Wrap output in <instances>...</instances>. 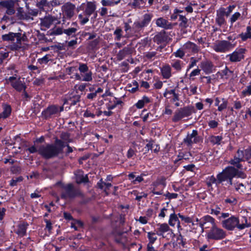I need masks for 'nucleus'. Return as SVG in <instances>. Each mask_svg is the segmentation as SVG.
<instances>
[{"label":"nucleus","mask_w":251,"mask_h":251,"mask_svg":"<svg viewBox=\"0 0 251 251\" xmlns=\"http://www.w3.org/2000/svg\"><path fill=\"white\" fill-rule=\"evenodd\" d=\"M223 137L221 136H211L210 137V142L213 144L220 145Z\"/></svg>","instance_id":"43"},{"label":"nucleus","mask_w":251,"mask_h":251,"mask_svg":"<svg viewBox=\"0 0 251 251\" xmlns=\"http://www.w3.org/2000/svg\"><path fill=\"white\" fill-rule=\"evenodd\" d=\"M178 216L181 219V220L184 221L185 223H192V225H194V224L193 223V221L191 218L188 216H184L181 215L180 213H178Z\"/></svg>","instance_id":"52"},{"label":"nucleus","mask_w":251,"mask_h":251,"mask_svg":"<svg viewBox=\"0 0 251 251\" xmlns=\"http://www.w3.org/2000/svg\"><path fill=\"white\" fill-rule=\"evenodd\" d=\"M243 156L242 152L240 151V149L238 150L236 154L234 156L233 158L231 159L228 161V163L231 166H228V167H234L237 170L242 171L243 166L241 162L244 161L243 159Z\"/></svg>","instance_id":"10"},{"label":"nucleus","mask_w":251,"mask_h":251,"mask_svg":"<svg viewBox=\"0 0 251 251\" xmlns=\"http://www.w3.org/2000/svg\"><path fill=\"white\" fill-rule=\"evenodd\" d=\"M80 8L83 10V14H80L78 16L80 24L84 25L89 21V17L94 13L96 10V2L87 1L86 3H82Z\"/></svg>","instance_id":"4"},{"label":"nucleus","mask_w":251,"mask_h":251,"mask_svg":"<svg viewBox=\"0 0 251 251\" xmlns=\"http://www.w3.org/2000/svg\"><path fill=\"white\" fill-rule=\"evenodd\" d=\"M99 37L95 39L94 40L91 41L89 43V46L92 49H95L97 46L99 45L100 40Z\"/></svg>","instance_id":"53"},{"label":"nucleus","mask_w":251,"mask_h":251,"mask_svg":"<svg viewBox=\"0 0 251 251\" xmlns=\"http://www.w3.org/2000/svg\"><path fill=\"white\" fill-rule=\"evenodd\" d=\"M12 86L16 89L17 91L21 92L24 89H25L26 86L22 82L18 80L16 81L15 82H12Z\"/></svg>","instance_id":"33"},{"label":"nucleus","mask_w":251,"mask_h":251,"mask_svg":"<svg viewBox=\"0 0 251 251\" xmlns=\"http://www.w3.org/2000/svg\"><path fill=\"white\" fill-rule=\"evenodd\" d=\"M119 1H113L112 0H101V3L103 6H114L118 4Z\"/></svg>","instance_id":"41"},{"label":"nucleus","mask_w":251,"mask_h":251,"mask_svg":"<svg viewBox=\"0 0 251 251\" xmlns=\"http://www.w3.org/2000/svg\"><path fill=\"white\" fill-rule=\"evenodd\" d=\"M10 171L13 174H16L20 173L21 171V169L20 167L18 166H13L10 168Z\"/></svg>","instance_id":"63"},{"label":"nucleus","mask_w":251,"mask_h":251,"mask_svg":"<svg viewBox=\"0 0 251 251\" xmlns=\"http://www.w3.org/2000/svg\"><path fill=\"white\" fill-rule=\"evenodd\" d=\"M123 31L120 27H117L114 32V35H115V40L120 41L123 37L122 35Z\"/></svg>","instance_id":"47"},{"label":"nucleus","mask_w":251,"mask_h":251,"mask_svg":"<svg viewBox=\"0 0 251 251\" xmlns=\"http://www.w3.org/2000/svg\"><path fill=\"white\" fill-rule=\"evenodd\" d=\"M182 63L181 61L177 60L172 64V66L174 69H175L177 71H180L182 69Z\"/></svg>","instance_id":"49"},{"label":"nucleus","mask_w":251,"mask_h":251,"mask_svg":"<svg viewBox=\"0 0 251 251\" xmlns=\"http://www.w3.org/2000/svg\"><path fill=\"white\" fill-rule=\"evenodd\" d=\"M182 49H179L176 52L173 53V55H174L176 57H179L180 58H183V57L185 55V52Z\"/></svg>","instance_id":"51"},{"label":"nucleus","mask_w":251,"mask_h":251,"mask_svg":"<svg viewBox=\"0 0 251 251\" xmlns=\"http://www.w3.org/2000/svg\"><path fill=\"white\" fill-rule=\"evenodd\" d=\"M15 4L14 0H1L0 2V6L6 9L5 14L8 15H12L15 13Z\"/></svg>","instance_id":"14"},{"label":"nucleus","mask_w":251,"mask_h":251,"mask_svg":"<svg viewBox=\"0 0 251 251\" xmlns=\"http://www.w3.org/2000/svg\"><path fill=\"white\" fill-rule=\"evenodd\" d=\"M60 197L66 200H73L76 197L84 199L85 195L79 188L76 187L73 183H70L62 185Z\"/></svg>","instance_id":"3"},{"label":"nucleus","mask_w":251,"mask_h":251,"mask_svg":"<svg viewBox=\"0 0 251 251\" xmlns=\"http://www.w3.org/2000/svg\"><path fill=\"white\" fill-rule=\"evenodd\" d=\"M179 21L180 22L179 26L181 28H186L188 27V20L185 17L181 15H179Z\"/></svg>","instance_id":"38"},{"label":"nucleus","mask_w":251,"mask_h":251,"mask_svg":"<svg viewBox=\"0 0 251 251\" xmlns=\"http://www.w3.org/2000/svg\"><path fill=\"white\" fill-rule=\"evenodd\" d=\"M78 70L82 73H86L89 71V69L87 65L83 63L79 64Z\"/></svg>","instance_id":"56"},{"label":"nucleus","mask_w":251,"mask_h":251,"mask_svg":"<svg viewBox=\"0 0 251 251\" xmlns=\"http://www.w3.org/2000/svg\"><path fill=\"white\" fill-rule=\"evenodd\" d=\"M80 95H75L69 98L70 106H74L80 100Z\"/></svg>","instance_id":"39"},{"label":"nucleus","mask_w":251,"mask_h":251,"mask_svg":"<svg viewBox=\"0 0 251 251\" xmlns=\"http://www.w3.org/2000/svg\"><path fill=\"white\" fill-rule=\"evenodd\" d=\"M206 183L208 187H211L212 184H215L217 186L220 184L217 177L214 176H209L206 179Z\"/></svg>","instance_id":"34"},{"label":"nucleus","mask_w":251,"mask_h":251,"mask_svg":"<svg viewBox=\"0 0 251 251\" xmlns=\"http://www.w3.org/2000/svg\"><path fill=\"white\" fill-rule=\"evenodd\" d=\"M241 14L239 12H236L233 15H232L230 19V21L231 23L232 24L235 21H236L240 17Z\"/></svg>","instance_id":"60"},{"label":"nucleus","mask_w":251,"mask_h":251,"mask_svg":"<svg viewBox=\"0 0 251 251\" xmlns=\"http://www.w3.org/2000/svg\"><path fill=\"white\" fill-rule=\"evenodd\" d=\"M37 5L39 8H43L45 6L48 5L49 3V0H38Z\"/></svg>","instance_id":"59"},{"label":"nucleus","mask_w":251,"mask_h":251,"mask_svg":"<svg viewBox=\"0 0 251 251\" xmlns=\"http://www.w3.org/2000/svg\"><path fill=\"white\" fill-rule=\"evenodd\" d=\"M9 56V52L4 49H0V64H2L3 61Z\"/></svg>","instance_id":"42"},{"label":"nucleus","mask_w":251,"mask_h":251,"mask_svg":"<svg viewBox=\"0 0 251 251\" xmlns=\"http://www.w3.org/2000/svg\"><path fill=\"white\" fill-rule=\"evenodd\" d=\"M242 41H246L248 39H251V26H248L245 32H242L238 35Z\"/></svg>","instance_id":"26"},{"label":"nucleus","mask_w":251,"mask_h":251,"mask_svg":"<svg viewBox=\"0 0 251 251\" xmlns=\"http://www.w3.org/2000/svg\"><path fill=\"white\" fill-rule=\"evenodd\" d=\"M194 107L192 106H187L178 109L176 111L172 118L174 122H177L182 118L190 116L194 112Z\"/></svg>","instance_id":"7"},{"label":"nucleus","mask_w":251,"mask_h":251,"mask_svg":"<svg viewBox=\"0 0 251 251\" xmlns=\"http://www.w3.org/2000/svg\"><path fill=\"white\" fill-rule=\"evenodd\" d=\"M226 234L223 229L218 228L216 225L213 226L208 232L207 237L209 239L222 240L226 237Z\"/></svg>","instance_id":"8"},{"label":"nucleus","mask_w":251,"mask_h":251,"mask_svg":"<svg viewBox=\"0 0 251 251\" xmlns=\"http://www.w3.org/2000/svg\"><path fill=\"white\" fill-rule=\"evenodd\" d=\"M75 6L70 2L65 3L62 7L63 16L62 24H65V19H71L75 15Z\"/></svg>","instance_id":"9"},{"label":"nucleus","mask_w":251,"mask_h":251,"mask_svg":"<svg viewBox=\"0 0 251 251\" xmlns=\"http://www.w3.org/2000/svg\"><path fill=\"white\" fill-rule=\"evenodd\" d=\"M223 103L219 105L218 107V110L219 111H222L224 109H225L227 106V101L224 98L222 99Z\"/></svg>","instance_id":"55"},{"label":"nucleus","mask_w":251,"mask_h":251,"mask_svg":"<svg viewBox=\"0 0 251 251\" xmlns=\"http://www.w3.org/2000/svg\"><path fill=\"white\" fill-rule=\"evenodd\" d=\"M246 50L244 48L237 49L232 53L227 55L226 57H228L231 62H240L244 59Z\"/></svg>","instance_id":"13"},{"label":"nucleus","mask_w":251,"mask_h":251,"mask_svg":"<svg viewBox=\"0 0 251 251\" xmlns=\"http://www.w3.org/2000/svg\"><path fill=\"white\" fill-rule=\"evenodd\" d=\"M75 181L77 184H80L81 183H87L89 181V178L87 175L83 176V175L78 174L76 175Z\"/></svg>","instance_id":"35"},{"label":"nucleus","mask_w":251,"mask_h":251,"mask_svg":"<svg viewBox=\"0 0 251 251\" xmlns=\"http://www.w3.org/2000/svg\"><path fill=\"white\" fill-rule=\"evenodd\" d=\"M142 29L143 27L139 24V21L134 22L132 26V30L135 33H139Z\"/></svg>","instance_id":"45"},{"label":"nucleus","mask_w":251,"mask_h":251,"mask_svg":"<svg viewBox=\"0 0 251 251\" xmlns=\"http://www.w3.org/2000/svg\"><path fill=\"white\" fill-rule=\"evenodd\" d=\"M225 14L224 8H221L219 11H217L215 22L220 26L226 24V20L224 17Z\"/></svg>","instance_id":"20"},{"label":"nucleus","mask_w":251,"mask_h":251,"mask_svg":"<svg viewBox=\"0 0 251 251\" xmlns=\"http://www.w3.org/2000/svg\"><path fill=\"white\" fill-rule=\"evenodd\" d=\"M159 227L157 229L156 234L159 236H163V233L168 231L170 228L167 224H158Z\"/></svg>","instance_id":"27"},{"label":"nucleus","mask_w":251,"mask_h":251,"mask_svg":"<svg viewBox=\"0 0 251 251\" xmlns=\"http://www.w3.org/2000/svg\"><path fill=\"white\" fill-rule=\"evenodd\" d=\"M168 36L166 34V32L164 30H162L158 33L153 37V41L157 44L159 45L167 42L168 39Z\"/></svg>","instance_id":"17"},{"label":"nucleus","mask_w":251,"mask_h":251,"mask_svg":"<svg viewBox=\"0 0 251 251\" xmlns=\"http://www.w3.org/2000/svg\"><path fill=\"white\" fill-rule=\"evenodd\" d=\"M200 72H201L200 69H199L198 68L195 69L190 74V75H189L190 79L192 80H194L195 79V78L194 77V76L199 75L200 74Z\"/></svg>","instance_id":"58"},{"label":"nucleus","mask_w":251,"mask_h":251,"mask_svg":"<svg viewBox=\"0 0 251 251\" xmlns=\"http://www.w3.org/2000/svg\"><path fill=\"white\" fill-rule=\"evenodd\" d=\"M63 30L64 29H63L62 28L56 27V26H55L50 30V34L51 35H61L63 33Z\"/></svg>","instance_id":"44"},{"label":"nucleus","mask_w":251,"mask_h":251,"mask_svg":"<svg viewBox=\"0 0 251 251\" xmlns=\"http://www.w3.org/2000/svg\"><path fill=\"white\" fill-rule=\"evenodd\" d=\"M244 219L245 223L240 224L238 217L232 216L228 219L223 220L222 222V225L224 228L230 231L233 230L235 227L239 230H242L246 227H250L251 225L248 223L247 218L244 217Z\"/></svg>","instance_id":"5"},{"label":"nucleus","mask_w":251,"mask_h":251,"mask_svg":"<svg viewBox=\"0 0 251 251\" xmlns=\"http://www.w3.org/2000/svg\"><path fill=\"white\" fill-rule=\"evenodd\" d=\"M202 141V138L199 136L197 130H193L190 134L188 133L187 136L183 140V142L187 146H191L193 144H197Z\"/></svg>","instance_id":"12"},{"label":"nucleus","mask_w":251,"mask_h":251,"mask_svg":"<svg viewBox=\"0 0 251 251\" xmlns=\"http://www.w3.org/2000/svg\"><path fill=\"white\" fill-rule=\"evenodd\" d=\"M191 62L188 66V68L187 69V72H188L190 69L194 67L197 62H198V60L196 59L194 57H191L190 58Z\"/></svg>","instance_id":"62"},{"label":"nucleus","mask_w":251,"mask_h":251,"mask_svg":"<svg viewBox=\"0 0 251 251\" xmlns=\"http://www.w3.org/2000/svg\"><path fill=\"white\" fill-rule=\"evenodd\" d=\"M70 137L71 134L68 132H63L60 134V140L63 142L64 145L73 142V139Z\"/></svg>","instance_id":"28"},{"label":"nucleus","mask_w":251,"mask_h":251,"mask_svg":"<svg viewBox=\"0 0 251 251\" xmlns=\"http://www.w3.org/2000/svg\"><path fill=\"white\" fill-rule=\"evenodd\" d=\"M63 110V105L60 106L58 105L52 104L42 112V117L45 120H48L60 116V112Z\"/></svg>","instance_id":"6"},{"label":"nucleus","mask_w":251,"mask_h":251,"mask_svg":"<svg viewBox=\"0 0 251 251\" xmlns=\"http://www.w3.org/2000/svg\"><path fill=\"white\" fill-rule=\"evenodd\" d=\"M157 52L156 51L148 52L145 54V57L148 59H152L153 57L155 56Z\"/></svg>","instance_id":"64"},{"label":"nucleus","mask_w":251,"mask_h":251,"mask_svg":"<svg viewBox=\"0 0 251 251\" xmlns=\"http://www.w3.org/2000/svg\"><path fill=\"white\" fill-rule=\"evenodd\" d=\"M183 50L189 52L198 53L200 48L196 44L188 41L183 46Z\"/></svg>","instance_id":"18"},{"label":"nucleus","mask_w":251,"mask_h":251,"mask_svg":"<svg viewBox=\"0 0 251 251\" xmlns=\"http://www.w3.org/2000/svg\"><path fill=\"white\" fill-rule=\"evenodd\" d=\"M235 177L245 178L247 176L243 171L237 170L234 167H226L217 175L220 184L226 181L229 185H232L233 178Z\"/></svg>","instance_id":"2"},{"label":"nucleus","mask_w":251,"mask_h":251,"mask_svg":"<svg viewBox=\"0 0 251 251\" xmlns=\"http://www.w3.org/2000/svg\"><path fill=\"white\" fill-rule=\"evenodd\" d=\"M214 65L210 61H202L201 63V67L206 74H209L213 72Z\"/></svg>","instance_id":"22"},{"label":"nucleus","mask_w":251,"mask_h":251,"mask_svg":"<svg viewBox=\"0 0 251 251\" xmlns=\"http://www.w3.org/2000/svg\"><path fill=\"white\" fill-rule=\"evenodd\" d=\"M152 16L150 14H146L143 16V19L141 21H139V24L143 28L147 26L151 21Z\"/></svg>","instance_id":"32"},{"label":"nucleus","mask_w":251,"mask_h":251,"mask_svg":"<svg viewBox=\"0 0 251 251\" xmlns=\"http://www.w3.org/2000/svg\"><path fill=\"white\" fill-rule=\"evenodd\" d=\"M171 68L168 64L163 66L161 69L162 75L165 79H169L171 76Z\"/></svg>","instance_id":"25"},{"label":"nucleus","mask_w":251,"mask_h":251,"mask_svg":"<svg viewBox=\"0 0 251 251\" xmlns=\"http://www.w3.org/2000/svg\"><path fill=\"white\" fill-rule=\"evenodd\" d=\"M176 224H177V226L179 227L180 226L179 221L178 217H177V215L175 213H173L170 216L169 224L171 226H174Z\"/></svg>","instance_id":"30"},{"label":"nucleus","mask_w":251,"mask_h":251,"mask_svg":"<svg viewBox=\"0 0 251 251\" xmlns=\"http://www.w3.org/2000/svg\"><path fill=\"white\" fill-rule=\"evenodd\" d=\"M2 108L3 112L1 114L2 115V118L5 119L10 115L11 113V107L9 104L3 103Z\"/></svg>","instance_id":"29"},{"label":"nucleus","mask_w":251,"mask_h":251,"mask_svg":"<svg viewBox=\"0 0 251 251\" xmlns=\"http://www.w3.org/2000/svg\"><path fill=\"white\" fill-rule=\"evenodd\" d=\"M234 47V45L230 42L226 40L218 41L215 43L213 49L216 52H225L229 50Z\"/></svg>","instance_id":"11"},{"label":"nucleus","mask_w":251,"mask_h":251,"mask_svg":"<svg viewBox=\"0 0 251 251\" xmlns=\"http://www.w3.org/2000/svg\"><path fill=\"white\" fill-rule=\"evenodd\" d=\"M21 35H22L21 33H16V36H15V39H16V44L13 45V48L16 50H18L21 48L22 40L21 39Z\"/></svg>","instance_id":"40"},{"label":"nucleus","mask_w":251,"mask_h":251,"mask_svg":"<svg viewBox=\"0 0 251 251\" xmlns=\"http://www.w3.org/2000/svg\"><path fill=\"white\" fill-rule=\"evenodd\" d=\"M40 20L41 27H44L47 28H49L51 25L54 23L56 25L60 24V21H58L56 17L50 15L46 16L43 18H41Z\"/></svg>","instance_id":"15"},{"label":"nucleus","mask_w":251,"mask_h":251,"mask_svg":"<svg viewBox=\"0 0 251 251\" xmlns=\"http://www.w3.org/2000/svg\"><path fill=\"white\" fill-rule=\"evenodd\" d=\"M28 224L25 222L20 224L17 227V229L15 231L19 236L23 237L26 233V229Z\"/></svg>","instance_id":"24"},{"label":"nucleus","mask_w":251,"mask_h":251,"mask_svg":"<svg viewBox=\"0 0 251 251\" xmlns=\"http://www.w3.org/2000/svg\"><path fill=\"white\" fill-rule=\"evenodd\" d=\"M152 16L150 14H146L143 16V19L141 21H139V24L143 28L147 26L151 21Z\"/></svg>","instance_id":"31"},{"label":"nucleus","mask_w":251,"mask_h":251,"mask_svg":"<svg viewBox=\"0 0 251 251\" xmlns=\"http://www.w3.org/2000/svg\"><path fill=\"white\" fill-rule=\"evenodd\" d=\"M133 50L130 47H126L123 50L119 51L117 54V58L119 60H123L126 56L131 54L132 53Z\"/></svg>","instance_id":"21"},{"label":"nucleus","mask_w":251,"mask_h":251,"mask_svg":"<svg viewBox=\"0 0 251 251\" xmlns=\"http://www.w3.org/2000/svg\"><path fill=\"white\" fill-rule=\"evenodd\" d=\"M207 223H210L212 225V226L215 225V220L213 218L209 215H206L200 219V222L199 224L202 230L204 229V226Z\"/></svg>","instance_id":"23"},{"label":"nucleus","mask_w":251,"mask_h":251,"mask_svg":"<svg viewBox=\"0 0 251 251\" xmlns=\"http://www.w3.org/2000/svg\"><path fill=\"white\" fill-rule=\"evenodd\" d=\"M23 179V178L22 176L17 177L15 179H13L10 181V185L11 186H16L17 185L18 182L22 181Z\"/></svg>","instance_id":"61"},{"label":"nucleus","mask_w":251,"mask_h":251,"mask_svg":"<svg viewBox=\"0 0 251 251\" xmlns=\"http://www.w3.org/2000/svg\"><path fill=\"white\" fill-rule=\"evenodd\" d=\"M176 24V23L172 24L162 17L159 18L156 20V25L165 29H171Z\"/></svg>","instance_id":"16"},{"label":"nucleus","mask_w":251,"mask_h":251,"mask_svg":"<svg viewBox=\"0 0 251 251\" xmlns=\"http://www.w3.org/2000/svg\"><path fill=\"white\" fill-rule=\"evenodd\" d=\"M225 202L226 203H230L231 205H234L236 204L237 201L236 198L234 197L227 198L225 200Z\"/></svg>","instance_id":"57"},{"label":"nucleus","mask_w":251,"mask_h":251,"mask_svg":"<svg viewBox=\"0 0 251 251\" xmlns=\"http://www.w3.org/2000/svg\"><path fill=\"white\" fill-rule=\"evenodd\" d=\"M71 27L64 29L63 33L68 36L74 37L75 35L76 31L78 30V26L76 22H73L71 24Z\"/></svg>","instance_id":"19"},{"label":"nucleus","mask_w":251,"mask_h":251,"mask_svg":"<svg viewBox=\"0 0 251 251\" xmlns=\"http://www.w3.org/2000/svg\"><path fill=\"white\" fill-rule=\"evenodd\" d=\"M155 232H148V238L149 240V243L148 244H153L154 242L157 240V237L155 236Z\"/></svg>","instance_id":"48"},{"label":"nucleus","mask_w":251,"mask_h":251,"mask_svg":"<svg viewBox=\"0 0 251 251\" xmlns=\"http://www.w3.org/2000/svg\"><path fill=\"white\" fill-rule=\"evenodd\" d=\"M65 148L63 142L56 138L54 144H46L38 147V153L44 159H50L57 157Z\"/></svg>","instance_id":"1"},{"label":"nucleus","mask_w":251,"mask_h":251,"mask_svg":"<svg viewBox=\"0 0 251 251\" xmlns=\"http://www.w3.org/2000/svg\"><path fill=\"white\" fill-rule=\"evenodd\" d=\"M50 57V55L47 54L43 57L38 59V63H39L40 64H47L50 60V59L49 58Z\"/></svg>","instance_id":"50"},{"label":"nucleus","mask_w":251,"mask_h":251,"mask_svg":"<svg viewBox=\"0 0 251 251\" xmlns=\"http://www.w3.org/2000/svg\"><path fill=\"white\" fill-rule=\"evenodd\" d=\"M16 33L9 32L8 34L2 35V39L4 41H14Z\"/></svg>","instance_id":"36"},{"label":"nucleus","mask_w":251,"mask_h":251,"mask_svg":"<svg viewBox=\"0 0 251 251\" xmlns=\"http://www.w3.org/2000/svg\"><path fill=\"white\" fill-rule=\"evenodd\" d=\"M232 73V71L229 70L227 67H226L224 70L221 71V72H218V74H219L222 78L225 76L226 78H228L230 75Z\"/></svg>","instance_id":"46"},{"label":"nucleus","mask_w":251,"mask_h":251,"mask_svg":"<svg viewBox=\"0 0 251 251\" xmlns=\"http://www.w3.org/2000/svg\"><path fill=\"white\" fill-rule=\"evenodd\" d=\"M92 73L91 71H88L84 75L83 78L82 79V81H90L92 80Z\"/></svg>","instance_id":"54"},{"label":"nucleus","mask_w":251,"mask_h":251,"mask_svg":"<svg viewBox=\"0 0 251 251\" xmlns=\"http://www.w3.org/2000/svg\"><path fill=\"white\" fill-rule=\"evenodd\" d=\"M243 154V159L245 161H248L251 158V147H249L245 150H241Z\"/></svg>","instance_id":"37"}]
</instances>
